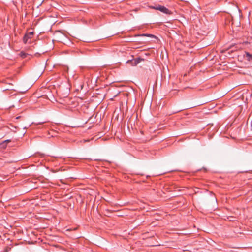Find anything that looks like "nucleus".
I'll use <instances>...</instances> for the list:
<instances>
[{
	"label": "nucleus",
	"mask_w": 252,
	"mask_h": 252,
	"mask_svg": "<svg viewBox=\"0 0 252 252\" xmlns=\"http://www.w3.org/2000/svg\"><path fill=\"white\" fill-rule=\"evenodd\" d=\"M154 9L159 10L160 11L167 14H170V12L168 9L161 5H158L154 7Z\"/></svg>",
	"instance_id": "nucleus-1"
},
{
	"label": "nucleus",
	"mask_w": 252,
	"mask_h": 252,
	"mask_svg": "<svg viewBox=\"0 0 252 252\" xmlns=\"http://www.w3.org/2000/svg\"><path fill=\"white\" fill-rule=\"evenodd\" d=\"M142 60L140 58H136L133 60H128L126 62L127 63H130L132 66H136Z\"/></svg>",
	"instance_id": "nucleus-2"
},
{
	"label": "nucleus",
	"mask_w": 252,
	"mask_h": 252,
	"mask_svg": "<svg viewBox=\"0 0 252 252\" xmlns=\"http://www.w3.org/2000/svg\"><path fill=\"white\" fill-rule=\"evenodd\" d=\"M33 34V32H31L26 34L23 38V41L25 43L28 42V39H31Z\"/></svg>",
	"instance_id": "nucleus-3"
},
{
	"label": "nucleus",
	"mask_w": 252,
	"mask_h": 252,
	"mask_svg": "<svg viewBox=\"0 0 252 252\" xmlns=\"http://www.w3.org/2000/svg\"><path fill=\"white\" fill-rule=\"evenodd\" d=\"M245 56L249 61H252V55L250 54L248 52H246Z\"/></svg>",
	"instance_id": "nucleus-4"
},
{
	"label": "nucleus",
	"mask_w": 252,
	"mask_h": 252,
	"mask_svg": "<svg viewBox=\"0 0 252 252\" xmlns=\"http://www.w3.org/2000/svg\"><path fill=\"white\" fill-rule=\"evenodd\" d=\"M21 56L24 58L26 56V54L23 52L21 53Z\"/></svg>",
	"instance_id": "nucleus-5"
},
{
	"label": "nucleus",
	"mask_w": 252,
	"mask_h": 252,
	"mask_svg": "<svg viewBox=\"0 0 252 252\" xmlns=\"http://www.w3.org/2000/svg\"><path fill=\"white\" fill-rule=\"evenodd\" d=\"M143 35L147 36H150V37H153L154 36V35H153L152 34H144Z\"/></svg>",
	"instance_id": "nucleus-6"
},
{
	"label": "nucleus",
	"mask_w": 252,
	"mask_h": 252,
	"mask_svg": "<svg viewBox=\"0 0 252 252\" xmlns=\"http://www.w3.org/2000/svg\"><path fill=\"white\" fill-rule=\"evenodd\" d=\"M251 127L252 128V120L251 121Z\"/></svg>",
	"instance_id": "nucleus-7"
}]
</instances>
